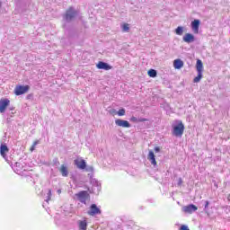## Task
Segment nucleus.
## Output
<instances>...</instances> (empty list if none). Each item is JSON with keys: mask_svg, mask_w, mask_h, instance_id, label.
Masks as SVG:
<instances>
[{"mask_svg": "<svg viewBox=\"0 0 230 230\" xmlns=\"http://www.w3.org/2000/svg\"><path fill=\"white\" fill-rule=\"evenodd\" d=\"M182 134H184V124L179 120L178 124L172 127V135L176 137H182Z\"/></svg>", "mask_w": 230, "mask_h": 230, "instance_id": "7ed1b4c3", "label": "nucleus"}, {"mask_svg": "<svg viewBox=\"0 0 230 230\" xmlns=\"http://www.w3.org/2000/svg\"><path fill=\"white\" fill-rule=\"evenodd\" d=\"M107 111L111 114V116H116V109L112 108V107H108L107 108Z\"/></svg>", "mask_w": 230, "mask_h": 230, "instance_id": "b1692460", "label": "nucleus"}, {"mask_svg": "<svg viewBox=\"0 0 230 230\" xmlns=\"http://www.w3.org/2000/svg\"><path fill=\"white\" fill-rule=\"evenodd\" d=\"M147 75L150 78H155V76H157V70L151 68L147 71Z\"/></svg>", "mask_w": 230, "mask_h": 230, "instance_id": "412c9836", "label": "nucleus"}, {"mask_svg": "<svg viewBox=\"0 0 230 230\" xmlns=\"http://www.w3.org/2000/svg\"><path fill=\"white\" fill-rule=\"evenodd\" d=\"M175 33L176 35H182L184 33V27L182 26H178L176 29H175Z\"/></svg>", "mask_w": 230, "mask_h": 230, "instance_id": "4be33fe9", "label": "nucleus"}, {"mask_svg": "<svg viewBox=\"0 0 230 230\" xmlns=\"http://www.w3.org/2000/svg\"><path fill=\"white\" fill-rule=\"evenodd\" d=\"M90 182L92 184V191H90V193H93V195H100V191H102V183L94 178H92Z\"/></svg>", "mask_w": 230, "mask_h": 230, "instance_id": "20e7f679", "label": "nucleus"}, {"mask_svg": "<svg viewBox=\"0 0 230 230\" xmlns=\"http://www.w3.org/2000/svg\"><path fill=\"white\" fill-rule=\"evenodd\" d=\"M31 95L29 94V95L27 96V99L30 100V97H31Z\"/></svg>", "mask_w": 230, "mask_h": 230, "instance_id": "ea45409f", "label": "nucleus"}, {"mask_svg": "<svg viewBox=\"0 0 230 230\" xmlns=\"http://www.w3.org/2000/svg\"><path fill=\"white\" fill-rule=\"evenodd\" d=\"M191 30L194 33H199V28L200 27V20L196 19L190 22Z\"/></svg>", "mask_w": 230, "mask_h": 230, "instance_id": "4468645a", "label": "nucleus"}, {"mask_svg": "<svg viewBox=\"0 0 230 230\" xmlns=\"http://www.w3.org/2000/svg\"><path fill=\"white\" fill-rule=\"evenodd\" d=\"M96 67L97 69H103L104 71H109L110 69H112V66H111V65L103 61H99L96 65Z\"/></svg>", "mask_w": 230, "mask_h": 230, "instance_id": "ddd939ff", "label": "nucleus"}, {"mask_svg": "<svg viewBox=\"0 0 230 230\" xmlns=\"http://www.w3.org/2000/svg\"><path fill=\"white\" fill-rule=\"evenodd\" d=\"M125 112H126L125 109L122 108L117 111V114L118 116H125Z\"/></svg>", "mask_w": 230, "mask_h": 230, "instance_id": "a878e982", "label": "nucleus"}, {"mask_svg": "<svg viewBox=\"0 0 230 230\" xmlns=\"http://www.w3.org/2000/svg\"><path fill=\"white\" fill-rule=\"evenodd\" d=\"M84 170H86V172H93L94 168H93V166H86Z\"/></svg>", "mask_w": 230, "mask_h": 230, "instance_id": "c85d7f7f", "label": "nucleus"}, {"mask_svg": "<svg viewBox=\"0 0 230 230\" xmlns=\"http://www.w3.org/2000/svg\"><path fill=\"white\" fill-rule=\"evenodd\" d=\"M39 145V140L33 142L31 147L30 148L31 152H33L35 150V146Z\"/></svg>", "mask_w": 230, "mask_h": 230, "instance_id": "bb28decb", "label": "nucleus"}, {"mask_svg": "<svg viewBox=\"0 0 230 230\" xmlns=\"http://www.w3.org/2000/svg\"><path fill=\"white\" fill-rule=\"evenodd\" d=\"M51 189H49L47 193V199H45L46 202H49V200H51Z\"/></svg>", "mask_w": 230, "mask_h": 230, "instance_id": "393cba45", "label": "nucleus"}, {"mask_svg": "<svg viewBox=\"0 0 230 230\" xmlns=\"http://www.w3.org/2000/svg\"><path fill=\"white\" fill-rule=\"evenodd\" d=\"M59 172L62 177H67V175H69V171H67V166H66L65 164L61 165Z\"/></svg>", "mask_w": 230, "mask_h": 230, "instance_id": "aec40b11", "label": "nucleus"}, {"mask_svg": "<svg viewBox=\"0 0 230 230\" xmlns=\"http://www.w3.org/2000/svg\"><path fill=\"white\" fill-rule=\"evenodd\" d=\"M74 164H75V166H77L79 170H85V168H87V163L84 159H75L74 161Z\"/></svg>", "mask_w": 230, "mask_h": 230, "instance_id": "9d476101", "label": "nucleus"}, {"mask_svg": "<svg viewBox=\"0 0 230 230\" xmlns=\"http://www.w3.org/2000/svg\"><path fill=\"white\" fill-rule=\"evenodd\" d=\"M147 159H148V161H150V163H151V164H153V166H157V162L155 161V155L154 154V151L149 150Z\"/></svg>", "mask_w": 230, "mask_h": 230, "instance_id": "f3484780", "label": "nucleus"}, {"mask_svg": "<svg viewBox=\"0 0 230 230\" xmlns=\"http://www.w3.org/2000/svg\"><path fill=\"white\" fill-rule=\"evenodd\" d=\"M227 200L230 202V194L227 195Z\"/></svg>", "mask_w": 230, "mask_h": 230, "instance_id": "4c0bfd02", "label": "nucleus"}, {"mask_svg": "<svg viewBox=\"0 0 230 230\" xmlns=\"http://www.w3.org/2000/svg\"><path fill=\"white\" fill-rule=\"evenodd\" d=\"M87 215H89L90 217H96V215H102V209L100 208V207H98V205L93 203L90 206V208L87 211Z\"/></svg>", "mask_w": 230, "mask_h": 230, "instance_id": "39448f33", "label": "nucleus"}, {"mask_svg": "<svg viewBox=\"0 0 230 230\" xmlns=\"http://www.w3.org/2000/svg\"><path fill=\"white\" fill-rule=\"evenodd\" d=\"M122 222H125V220L123 218L120 219Z\"/></svg>", "mask_w": 230, "mask_h": 230, "instance_id": "79ce46f5", "label": "nucleus"}, {"mask_svg": "<svg viewBox=\"0 0 230 230\" xmlns=\"http://www.w3.org/2000/svg\"><path fill=\"white\" fill-rule=\"evenodd\" d=\"M116 125H118V127H122V128H130L131 127L130 122H128V120H123L121 119H116Z\"/></svg>", "mask_w": 230, "mask_h": 230, "instance_id": "f8f14e48", "label": "nucleus"}, {"mask_svg": "<svg viewBox=\"0 0 230 230\" xmlns=\"http://www.w3.org/2000/svg\"><path fill=\"white\" fill-rule=\"evenodd\" d=\"M13 170L15 172V173H18V175H21L22 172L26 171V169H24V164H21V162H16L13 167Z\"/></svg>", "mask_w": 230, "mask_h": 230, "instance_id": "6e6552de", "label": "nucleus"}, {"mask_svg": "<svg viewBox=\"0 0 230 230\" xmlns=\"http://www.w3.org/2000/svg\"><path fill=\"white\" fill-rule=\"evenodd\" d=\"M127 226H128V227H132L134 226V222L129 221V222H128Z\"/></svg>", "mask_w": 230, "mask_h": 230, "instance_id": "72a5a7b5", "label": "nucleus"}, {"mask_svg": "<svg viewBox=\"0 0 230 230\" xmlns=\"http://www.w3.org/2000/svg\"><path fill=\"white\" fill-rule=\"evenodd\" d=\"M197 209H199V208H197V206L194 204H190L182 208V211H184V213H189L190 215H191V213H195Z\"/></svg>", "mask_w": 230, "mask_h": 230, "instance_id": "1a4fd4ad", "label": "nucleus"}, {"mask_svg": "<svg viewBox=\"0 0 230 230\" xmlns=\"http://www.w3.org/2000/svg\"><path fill=\"white\" fill-rule=\"evenodd\" d=\"M6 107H10V100L1 99L0 100V112L3 113L6 111Z\"/></svg>", "mask_w": 230, "mask_h": 230, "instance_id": "9b49d317", "label": "nucleus"}, {"mask_svg": "<svg viewBox=\"0 0 230 230\" xmlns=\"http://www.w3.org/2000/svg\"><path fill=\"white\" fill-rule=\"evenodd\" d=\"M2 6H3V2H1V0H0V10H1Z\"/></svg>", "mask_w": 230, "mask_h": 230, "instance_id": "58836bf2", "label": "nucleus"}, {"mask_svg": "<svg viewBox=\"0 0 230 230\" xmlns=\"http://www.w3.org/2000/svg\"><path fill=\"white\" fill-rule=\"evenodd\" d=\"M10 152V149L8 148V146L6 144H2L0 146V155L4 159H6V153Z\"/></svg>", "mask_w": 230, "mask_h": 230, "instance_id": "dca6fc26", "label": "nucleus"}, {"mask_svg": "<svg viewBox=\"0 0 230 230\" xmlns=\"http://www.w3.org/2000/svg\"><path fill=\"white\" fill-rule=\"evenodd\" d=\"M9 110H10V111H15V107H13V106L9 107Z\"/></svg>", "mask_w": 230, "mask_h": 230, "instance_id": "e433bc0d", "label": "nucleus"}, {"mask_svg": "<svg viewBox=\"0 0 230 230\" xmlns=\"http://www.w3.org/2000/svg\"><path fill=\"white\" fill-rule=\"evenodd\" d=\"M78 10L75 9V7L70 6L66 10V13L63 14V20L65 22H73L78 15Z\"/></svg>", "mask_w": 230, "mask_h": 230, "instance_id": "f257e3e1", "label": "nucleus"}, {"mask_svg": "<svg viewBox=\"0 0 230 230\" xmlns=\"http://www.w3.org/2000/svg\"><path fill=\"white\" fill-rule=\"evenodd\" d=\"M77 226L79 230H87V220H79L77 221Z\"/></svg>", "mask_w": 230, "mask_h": 230, "instance_id": "6ab92c4d", "label": "nucleus"}, {"mask_svg": "<svg viewBox=\"0 0 230 230\" xmlns=\"http://www.w3.org/2000/svg\"><path fill=\"white\" fill-rule=\"evenodd\" d=\"M182 40H183V42H186L187 44H191V42H193L195 40V36L191 33H186L182 37Z\"/></svg>", "mask_w": 230, "mask_h": 230, "instance_id": "2eb2a0df", "label": "nucleus"}, {"mask_svg": "<svg viewBox=\"0 0 230 230\" xmlns=\"http://www.w3.org/2000/svg\"><path fill=\"white\" fill-rule=\"evenodd\" d=\"M181 184H182V179L180 178L179 181H178V186H181Z\"/></svg>", "mask_w": 230, "mask_h": 230, "instance_id": "c9c22d12", "label": "nucleus"}, {"mask_svg": "<svg viewBox=\"0 0 230 230\" xmlns=\"http://www.w3.org/2000/svg\"><path fill=\"white\" fill-rule=\"evenodd\" d=\"M75 197L79 202L82 204H87V199H89V193H87V190H82L75 194Z\"/></svg>", "mask_w": 230, "mask_h": 230, "instance_id": "0eeeda50", "label": "nucleus"}, {"mask_svg": "<svg viewBox=\"0 0 230 230\" xmlns=\"http://www.w3.org/2000/svg\"><path fill=\"white\" fill-rule=\"evenodd\" d=\"M30 91V85H18L14 88V94L16 96H22V94H26Z\"/></svg>", "mask_w": 230, "mask_h": 230, "instance_id": "423d86ee", "label": "nucleus"}, {"mask_svg": "<svg viewBox=\"0 0 230 230\" xmlns=\"http://www.w3.org/2000/svg\"><path fill=\"white\" fill-rule=\"evenodd\" d=\"M209 207V201H205V211H206V209H208V208Z\"/></svg>", "mask_w": 230, "mask_h": 230, "instance_id": "473e14b6", "label": "nucleus"}, {"mask_svg": "<svg viewBox=\"0 0 230 230\" xmlns=\"http://www.w3.org/2000/svg\"><path fill=\"white\" fill-rule=\"evenodd\" d=\"M173 67L174 69H182L184 67V61L178 58L173 61Z\"/></svg>", "mask_w": 230, "mask_h": 230, "instance_id": "a211bd4d", "label": "nucleus"}, {"mask_svg": "<svg viewBox=\"0 0 230 230\" xmlns=\"http://www.w3.org/2000/svg\"><path fill=\"white\" fill-rule=\"evenodd\" d=\"M129 120L132 121V123H138V119L137 117H134V116L131 117Z\"/></svg>", "mask_w": 230, "mask_h": 230, "instance_id": "cd10ccee", "label": "nucleus"}, {"mask_svg": "<svg viewBox=\"0 0 230 230\" xmlns=\"http://www.w3.org/2000/svg\"><path fill=\"white\" fill-rule=\"evenodd\" d=\"M54 164L57 166L58 164H60V162H58V159L55 158L53 160Z\"/></svg>", "mask_w": 230, "mask_h": 230, "instance_id": "2f4dec72", "label": "nucleus"}, {"mask_svg": "<svg viewBox=\"0 0 230 230\" xmlns=\"http://www.w3.org/2000/svg\"><path fill=\"white\" fill-rule=\"evenodd\" d=\"M155 152L157 154L158 152H161V148L159 146L155 147Z\"/></svg>", "mask_w": 230, "mask_h": 230, "instance_id": "f704fd0d", "label": "nucleus"}, {"mask_svg": "<svg viewBox=\"0 0 230 230\" xmlns=\"http://www.w3.org/2000/svg\"><path fill=\"white\" fill-rule=\"evenodd\" d=\"M180 230H190V228L188 227V226L182 225V226L180 227Z\"/></svg>", "mask_w": 230, "mask_h": 230, "instance_id": "7c9ffc66", "label": "nucleus"}, {"mask_svg": "<svg viewBox=\"0 0 230 230\" xmlns=\"http://www.w3.org/2000/svg\"><path fill=\"white\" fill-rule=\"evenodd\" d=\"M145 121H148V119H145V118L138 119V123H145Z\"/></svg>", "mask_w": 230, "mask_h": 230, "instance_id": "c756f323", "label": "nucleus"}, {"mask_svg": "<svg viewBox=\"0 0 230 230\" xmlns=\"http://www.w3.org/2000/svg\"><path fill=\"white\" fill-rule=\"evenodd\" d=\"M121 30L124 31V33H128L130 31V27L128 26V23H124L121 25Z\"/></svg>", "mask_w": 230, "mask_h": 230, "instance_id": "5701e85b", "label": "nucleus"}, {"mask_svg": "<svg viewBox=\"0 0 230 230\" xmlns=\"http://www.w3.org/2000/svg\"><path fill=\"white\" fill-rule=\"evenodd\" d=\"M58 193H60V192H61V191H60V190H58Z\"/></svg>", "mask_w": 230, "mask_h": 230, "instance_id": "37998d69", "label": "nucleus"}, {"mask_svg": "<svg viewBox=\"0 0 230 230\" xmlns=\"http://www.w3.org/2000/svg\"><path fill=\"white\" fill-rule=\"evenodd\" d=\"M196 70L198 73V75L193 79L194 84H199L200 80H202V73H204V64L202 63V60L198 59L196 62Z\"/></svg>", "mask_w": 230, "mask_h": 230, "instance_id": "f03ea898", "label": "nucleus"}, {"mask_svg": "<svg viewBox=\"0 0 230 230\" xmlns=\"http://www.w3.org/2000/svg\"><path fill=\"white\" fill-rule=\"evenodd\" d=\"M121 228V226L118 225V229H120Z\"/></svg>", "mask_w": 230, "mask_h": 230, "instance_id": "a19ab883", "label": "nucleus"}]
</instances>
